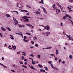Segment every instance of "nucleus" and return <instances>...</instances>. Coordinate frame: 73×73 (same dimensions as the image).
Returning a JSON list of instances; mask_svg holds the SVG:
<instances>
[{
	"label": "nucleus",
	"mask_w": 73,
	"mask_h": 73,
	"mask_svg": "<svg viewBox=\"0 0 73 73\" xmlns=\"http://www.w3.org/2000/svg\"><path fill=\"white\" fill-rule=\"evenodd\" d=\"M13 19L14 21H15V25H17L18 24V23H19V22H18V21H17V20L15 19V18L14 17H13Z\"/></svg>",
	"instance_id": "nucleus-1"
},
{
	"label": "nucleus",
	"mask_w": 73,
	"mask_h": 73,
	"mask_svg": "<svg viewBox=\"0 0 73 73\" xmlns=\"http://www.w3.org/2000/svg\"><path fill=\"white\" fill-rule=\"evenodd\" d=\"M44 29H46L47 31H49V30L50 29V27L48 25L44 27Z\"/></svg>",
	"instance_id": "nucleus-2"
},
{
	"label": "nucleus",
	"mask_w": 73,
	"mask_h": 73,
	"mask_svg": "<svg viewBox=\"0 0 73 73\" xmlns=\"http://www.w3.org/2000/svg\"><path fill=\"white\" fill-rule=\"evenodd\" d=\"M55 6H56L55 4H54L52 5V7L54 9H55L56 12V14H58V12H57V9L56 8V7H55Z\"/></svg>",
	"instance_id": "nucleus-3"
},
{
	"label": "nucleus",
	"mask_w": 73,
	"mask_h": 73,
	"mask_svg": "<svg viewBox=\"0 0 73 73\" xmlns=\"http://www.w3.org/2000/svg\"><path fill=\"white\" fill-rule=\"evenodd\" d=\"M50 66L52 67V68H53L54 69H56V70H57L59 71V70H58V68H57L56 67H54L53 66V64H51Z\"/></svg>",
	"instance_id": "nucleus-4"
},
{
	"label": "nucleus",
	"mask_w": 73,
	"mask_h": 73,
	"mask_svg": "<svg viewBox=\"0 0 73 73\" xmlns=\"http://www.w3.org/2000/svg\"><path fill=\"white\" fill-rule=\"evenodd\" d=\"M42 8L43 10V11L44 13H45L46 14V13H47V12H46V9H45V8L42 7Z\"/></svg>",
	"instance_id": "nucleus-5"
},
{
	"label": "nucleus",
	"mask_w": 73,
	"mask_h": 73,
	"mask_svg": "<svg viewBox=\"0 0 73 73\" xmlns=\"http://www.w3.org/2000/svg\"><path fill=\"white\" fill-rule=\"evenodd\" d=\"M26 25L27 26H28V27H30V28H31L32 27V25L29 24H26Z\"/></svg>",
	"instance_id": "nucleus-6"
},
{
	"label": "nucleus",
	"mask_w": 73,
	"mask_h": 73,
	"mask_svg": "<svg viewBox=\"0 0 73 73\" xmlns=\"http://www.w3.org/2000/svg\"><path fill=\"white\" fill-rule=\"evenodd\" d=\"M12 47L13 48V49L14 50H16V46L15 45L14 46H13V45H12Z\"/></svg>",
	"instance_id": "nucleus-7"
},
{
	"label": "nucleus",
	"mask_w": 73,
	"mask_h": 73,
	"mask_svg": "<svg viewBox=\"0 0 73 73\" xmlns=\"http://www.w3.org/2000/svg\"><path fill=\"white\" fill-rule=\"evenodd\" d=\"M31 69H33V70H37V69L34 68L33 67V66L31 65Z\"/></svg>",
	"instance_id": "nucleus-8"
},
{
	"label": "nucleus",
	"mask_w": 73,
	"mask_h": 73,
	"mask_svg": "<svg viewBox=\"0 0 73 73\" xmlns=\"http://www.w3.org/2000/svg\"><path fill=\"white\" fill-rule=\"evenodd\" d=\"M5 16L7 17H11V16H10V15H9L8 14H6Z\"/></svg>",
	"instance_id": "nucleus-9"
},
{
	"label": "nucleus",
	"mask_w": 73,
	"mask_h": 73,
	"mask_svg": "<svg viewBox=\"0 0 73 73\" xmlns=\"http://www.w3.org/2000/svg\"><path fill=\"white\" fill-rule=\"evenodd\" d=\"M23 41H25V42H28L29 40H26L25 39H24L23 40Z\"/></svg>",
	"instance_id": "nucleus-10"
},
{
	"label": "nucleus",
	"mask_w": 73,
	"mask_h": 73,
	"mask_svg": "<svg viewBox=\"0 0 73 73\" xmlns=\"http://www.w3.org/2000/svg\"><path fill=\"white\" fill-rule=\"evenodd\" d=\"M40 72H45V70L42 69H41L40 70Z\"/></svg>",
	"instance_id": "nucleus-11"
},
{
	"label": "nucleus",
	"mask_w": 73,
	"mask_h": 73,
	"mask_svg": "<svg viewBox=\"0 0 73 73\" xmlns=\"http://www.w3.org/2000/svg\"><path fill=\"white\" fill-rule=\"evenodd\" d=\"M50 33L49 32H48L46 33V35L47 36H48L49 35H50Z\"/></svg>",
	"instance_id": "nucleus-12"
},
{
	"label": "nucleus",
	"mask_w": 73,
	"mask_h": 73,
	"mask_svg": "<svg viewBox=\"0 0 73 73\" xmlns=\"http://www.w3.org/2000/svg\"><path fill=\"white\" fill-rule=\"evenodd\" d=\"M38 66L39 68H43V66L42 65H40V64H38Z\"/></svg>",
	"instance_id": "nucleus-13"
},
{
	"label": "nucleus",
	"mask_w": 73,
	"mask_h": 73,
	"mask_svg": "<svg viewBox=\"0 0 73 73\" xmlns=\"http://www.w3.org/2000/svg\"><path fill=\"white\" fill-rule=\"evenodd\" d=\"M1 29L2 30V31H6V30L3 27H1Z\"/></svg>",
	"instance_id": "nucleus-14"
},
{
	"label": "nucleus",
	"mask_w": 73,
	"mask_h": 73,
	"mask_svg": "<svg viewBox=\"0 0 73 73\" xmlns=\"http://www.w3.org/2000/svg\"><path fill=\"white\" fill-rule=\"evenodd\" d=\"M56 54L57 55L58 54V51L57 50H56Z\"/></svg>",
	"instance_id": "nucleus-15"
},
{
	"label": "nucleus",
	"mask_w": 73,
	"mask_h": 73,
	"mask_svg": "<svg viewBox=\"0 0 73 73\" xmlns=\"http://www.w3.org/2000/svg\"><path fill=\"white\" fill-rule=\"evenodd\" d=\"M19 62L20 63V64H23V61L22 60L20 61Z\"/></svg>",
	"instance_id": "nucleus-16"
},
{
	"label": "nucleus",
	"mask_w": 73,
	"mask_h": 73,
	"mask_svg": "<svg viewBox=\"0 0 73 73\" xmlns=\"http://www.w3.org/2000/svg\"><path fill=\"white\" fill-rule=\"evenodd\" d=\"M22 18L23 19L25 20V19L27 18V16H23L22 17Z\"/></svg>",
	"instance_id": "nucleus-17"
},
{
	"label": "nucleus",
	"mask_w": 73,
	"mask_h": 73,
	"mask_svg": "<svg viewBox=\"0 0 73 73\" xmlns=\"http://www.w3.org/2000/svg\"><path fill=\"white\" fill-rule=\"evenodd\" d=\"M66 19V16H64L63 17L62 19L63 20H65Z\"/></svg>",
	"instance_id": "nucleus-18"
},
{
	"label": "nucleus",
	"mask_w": 73,
	"mask_h": 73,
	"mask_svg": "<svg viewBox=\"0 0 73 73\" xmlns=\"http://www.w3.org/2000/svg\"><path fill=\"white\" fill-rule=\"evenodd\" d=\"M33 39L34 40H37V38L36 37V36H34V37L33 38Z\"/></svg>",
	"instance_id": "nucleus-19"
},
{
	"label": "nucleus",
	"mask_w": 73,
	"mask_h": 73,
	"mask_svg": "<svg viewBox=\"0 0 73 73\" xmlns=\"http://www.w3.org/2000/svg\"><path fill=\"white\" fill-rule=\"evenodd\" d=\"M48 63L49 64H52V62H51V61H49L48 62Z\"/></svg>",
	"instance_id": "nucleus-20"
},
{
	"label": "nucleus",
	"mask_w": 73,
	"mask_h": 73,
	"mask_svg": "<svg viewBox=\"0 0 73 73\" xmlns=\"http://www.w3.org/2000/svg\"><path fill=\"white\" fill-rule=\"evenodd\" d=\"M26 21H27V22H29V19L26 18L25 19Z\"/></svg>",
	"instance_id": "nucleus-21"
},
{
	"label": "nucleus",
	"mask_w": 73,
	"mask_h": 73,
	"mask_svg": "<svg viewBox=\"0 0 73 73\" xmlns=\"http://www.w3.org/2000/svg\"><path fill=\"white\" fill-rule=\"evenodd\" d=\"M26 35H29V36H31V34L29 33H25Z\"/></svg>",
	"instance_id": "nucleus-22"
},
{
	"label": "nucleus",
	"mask_w": 73,
	"mask_h": 73,
	"mask_svg": "<svg viewBox=\"0 0 73 73\" xmlns=\"http://www.w3.org/2000/svg\"><path fill=\"white\" fill-rule=\"evenodd\" d=\"M8 48H9L10 49H12V47H11V45H9L8 47Z\"/></svg>",
	"instance_id": "nucleus-23"
},
{
	"label": "nucleus",
	"mask_w": 73,
	"mask_h": 73,
	"mask_svg": "<svg viewBox=\"0 0 73 73\" xmlns=\"http://www.w3.org/2000/svg\"><path fill=\"white\" fill-rule=\"evenodd\" d=\"M22 67H23V68H27V66L23 65H22Z\"/></svg>",
	"instance_id": "nucleus-24"
},
{
	"label": "nucleus",
	"mask_w": 73,
	"mask_h": 73,
	"mask_svg": "<svg viewBox=\"0 0 73 73\" xmlns=\"http://www.w3.org/2000/svg\"><path fill=\"white\" fill-rule=\"evenodd\" d=\"M36 14H37V15H36V16H38V14H40V12L38 11H37L36 13Z\"/></svg>",
	"instance_id": "nucleus-25"
},
{
	"label": "nucleus",
	"mask_w": 73,
	"mask_h": 73,
	"mask_svg": "<svg viewBox=\"0 0 73 73\" xmlns=\"http://www.w3.org/2000/svg\"><path fill=\"white\" fill-rule=\"evenodd\" d=\"M10 38L11 39H12V40H14V38H13V36H12Z\"/></svg>",
	"instance_id": "nucleus-26"
},
{
	"label": "nucleus",
	"mask_w": 73,
	"mask_h": 73,
	"mask_svg": "<svg viewBox=\"0 0 73 73\" xmlns=\"http://www.w3.org/2000/svg\"><path fill=\"white\" fill-rule=\"evenodd\" d=\"M59 7H60L62 10V9H63V7H62V6H61V5H60Z\"/></svg>",
	"instance_id": "nucleus-27"
},
{
	"label": "nucleus",
	"mask_w": 73,
	"mask_h": 73,
	"mask_svg": "<svg viewBox=\"0 0 73 73\" xmlns=\"http://www.w3.org/2000/svg\"><path fill=\"white\" fill-rule=\"evenodd\" d=\"M44 68L45 69V70H46L47 71L48 70V68L46 67H44Z\"/></svg>",
	"instance_id": "nucleus-28"
},
{
	"label": "nucleus",
	"mask_w": 73,
	"mask_h": 73,
	"mask_svg": "<svg viewBox=\"0 0 73 73\" xmlns=\"http://www.w3.org/2000/svg\"><path fill=\"white\" fill-rule=\"evenodd\" d=\"M69 58L70 59H72V56L71 55H70L69 56Z\"/></svg>",
	"instance_id": "nucleus-29"
},
{
	"label": "nucleus",
	"mask_w": 73,
	"mask_h": 73,
	"mask_svg": "<svg viewBox=\"0 0 73 73\" xmlns=\"http://www.w3.org/2000/svg\"><path fill=\"white\" fill-rule=\"evenodd\" d=\"M30 56L32 57H33V58L34 57V55L33 54H30Z\"/></svg>",
	"instance_id": "nucleus-30"
},
{
	"label": "nucleus",
	"mask_w": 73,
	"mask_h": 73,
	"mask_svg": "<svg viewBox=\"0 0 73 73\" xmlns=\"http://www.w3.org/2000/svg\"><path fill=\"white\" fill-rule=\"evenodd\" d=\"M7 29H8V30H9V31H11V29H10L9 28L7 27Z\"/></svg>",
	"instance_id": "nucleus-31"
},
{
	"label": "nucleus",
	"mask_w": 73,
	"mask_h": 73,
	"mask_svg": "<svg viewBox=\"0 0 73 73\" xmlns=\"http://www.w3.org/2000/svg\"><path fill=\"white\" fill-rule=\"evenodd\" d=\"M56 4L59 7L60 6V5L59 4V3H58V2H57L56 3Z\"/></svg>",
	"instance_id": "nucleus-32"
},
{
	"label": "nucleus",
	"mask_w": 73,
	"mask_h": 73,
	"mask_svg": "<svg viewBox=\"0 0 73 73\" xmlns=\"http://www.w3.org/2000/svg\"><path fill=\"white\" fill-rule=\"evenodd\" d=\"M14 12L17 13V15H19V12L17 11H14Z\"/></svg>",
	"instance_id": "nucleus-33"
},
{
	"label": "nucleus",
	"mask_w": 73,
	"mask_h": 73,
	"mask_svg": "<svg viewBox=\"0 0 73 73\" xmlns=\"http://www.w3.org/2000/svg\"><path fill=\"white\" fill-rule=\"evenodd\" d=\"M66 17H69V15L68 14H66Z\"/></svg>",
	"instance_id": "nucleus-34"
},
{
	"label": "nucleus",
	"mask_w": 73,
	"mask_h": 73,
	"mask_svg": "<svg viewBox=\"0 0 73 73\" xmlns=\"http://www.w3.org/2000/svg\"><path fill=\"white\" fill-rule=\"evenodd\" d=\"M0 65H1L2 66H3V67H4V66L5 65H4V64H2L1 63H0Z\"/></svg>",
	"instance_id": "nucleus-35"
},
{
	"label": "nucleus",
	"mask_w": 73,
	"mask_h": 73,
	"mask_svg": "<svg viewBox=\"0 0 73 73\" xmlns=\"http://www.w3.org/2000/svg\"><path fill=\"white\" fill-rule=\"evenodd\" d=\"M0 65H1L2 66H3V67H4V66L5 65H4V64H2L1 63H0Z\"/></svg>",
	"instance_id": "nucleus-36"
},
{
	"label": "nucleus",
	"mask_w": 73,
	"mask_h": 73,
	"mask_svg": "<svg viewBox=\"0 0 73 73\" xmlns=\"http://www.w3.org/2000/svg\"><path fill=\"white\" fill-rule=\"evenodd\" d=\"M24 39H27V37L26 36H24L23 37Z\"/></svg>",
	"instance_id": "nucleus-37"
},
{
	"label": "nucleus",
	"mask_w": 73,
	"mask_h": 73,
	"mask_svg": "<svg viewBox=\"0 0 73 73\" xmlns=\"http://www.w3.org/2000/svg\"><path fill=\"white\" fill-rule=\"evenodd\" d=\"M11 71L12 72H14V73H15V72H16L15 71L13 70H11Z\"/></svg>",
	"instance_id": "nucleus-38"
},
{
	"label": "nucleus",
	"mask_w": 73,
	"mask_h": 73,
	"mask_svg": "<svg viewBox=\"0 0 73 73\" xmlns=\"http://www.w3.org/2000/svg\"><path fill=\"white\" fill-rule=\"evenodd\" d=\"M50 56H52V57H53V56H54V54H50Z\"/></svg>",
	"instance_id": "nucleus-39"
},
{
	"label": "nucleus",
	"mask_w": 73,
	"mask_h": 73,
	"mask_svg": "<svg viewBox=\"0 0 73 73\" xmlns=\"http://www.w3.org/2000/svg\"><path fill=\"white\" fill-rule=\"evenodd\" d=\"M26 6L28 7V8H31V7H30L28 5H27Z\"/></svg>",
	"instance_id": "nucleus-40"
},
{
	"label": "nucleus",
	"mask_w": 73,
	"mask_h": 73,
	"mask_svg": "<svg viewBox=\"0 0 73 73\" xmlns=\"http://www.w3.org/2000/svg\"><path fill=\"white\" fill-rule=\"evenodd\" d=\"M32 64H33V65H35V62L34 61L32 62Z\"/></svg>",
	"instance_id": "nucleus-41"
},
{
	"label": "nucleus",
	"mask_w": 73,
	"mask_h": 73,
	"mask_svg": "<svg viewBox=\"0 0 73 73\" xmlns=\"http://www.w3.org/2000/svg\"><path fill=\"white\" fill-rule=\"evenodd\" d=\"M28 18L31 19V18L30 17H27L26 16V19H28Z\"/></svg>",
	"instance_id": "nucleus-42"
},
{
	"label": "nucleus",
	"mask_w": 73,
	"mask_h": 73,
	"mask_svg": "<svg viewBox=\"0 0 73 73\" xmlns=\"http://www.w3.org/2000/svg\"><path fill=\"white\" fill-rule=\"evenodd\" d=\"M35 46L36 47H38V45L37 44H35Z\"/></svg>",
	"instance_id": "nucleus-43"
},
{
	"label": "nucleus",
	"mask_w": 73,
	"mask_h": 73,
	"mask_svg": "<svg viewBox=\"0 0 73 73\" xmlns=\"http://www.w3.org/2000/svg\"><path fill=\"white\" fill-rule=\"evenodd\" d=\"M38 57L39 58H40V55H38Z\"/></svg>",
	"instance_id": "nucleus-44"
},
{
	"label": "nucleus",
	"mask_w": 73,
	"mask_h": 73,
	"mask_svg": "<svg viewBox=\"0 0 73 73\" xmlns=\"http://www.w3.org/2000/svg\"><path fill=\"white\" fill-rule=\"evenodd\" d=\"M55 60H56V61H57V60H58V58L57 57H55Z\"/></svg>",
	"instance_id": "nucleus-45"
},
{
	"label": "nucleus",
	"mask_w": 73,
	"mask_h": 73,
	"mask_svg": "<svg viewBox=\"0 0 73 73\" xmlns=\"http://www.w3.org/2000/svg\"><path fill=\"white\" fill-rule=\"evenodd\" d=\"M66 35V36H67V37L68 38H69L70 36V35H69L68 36V35Z\"/></svg>",
	"instance_id": "nucleus-46"
},
{
	"label": "nucleus",
	"mask_w": 73,
	"mask_h": 73,
	"mask_svg": "<svg viewBox=\"0 0 73 73\" xmlns=\"http://www.w3.org/2000/svg\"><path fill=\"white\" fill-rule=\"evenodd\" d=\"M38 19H40V20H44V18H38Z\"/></svg>",
	"instance_id": "nucleus-47"
},
{
	"label": "nucleus",
	"mask_w": 73,
	"mask_h": 73,
	"mask_svg": "<svg viewBox=\"0 0 73 73\" xmlns=\"http://www.w3.org/2000/svg\"><path fill=\"white\" fill-rule=\"evenodd\" d=\"M19 28H21L22 27V25H20V26H19Z\"/></svg>",
	"instance_id": "nucleus-48"
},
{
	"label": "nucleus",
	"mask_w": 73,
	"mask_h": 73,
	"mask_svg": "<svg viewBox=\"0 0 73 73\" xmlns=\"http://www.w3.org/2000/svg\"><path fill=\"white\" fill-rule=\"evenodd\" d=\"M61 62H62V61L61 59H59V62L60 63Z\"/></svg>",
	"instance_id": "nucleus-49"
},
{
	"label": "nucleus",
	"mask_w": 73,
	"mask_h": 73,
	"mask_svg": "<svg viewBox=\"0 0 73 73\" xmlns=\"http://www.w3.org/2000/svg\"><path fill=\"white\" fill-rule=\"evenodd\" d=\"M31 43L32 44H35V42L33 41H31Z\"/></svg>",
	"instance_id": "nucleus-50"
},
{
	"label": "nucleus",
	"mask_w": 73,
	"mask_h": 73,
	"mask_svg": "<svg viewBox=\"0 0 73 73\" xmlns=\"http://www.w3.org/2000/svg\"><path fill=\"white\" fill-rule=\"evenodd\" d=\"M24 56H22V60H24Z\"/></svg>",
	"instance_id": "nucleus-51"
},
{
	"label": "nucleus",
	"mask_w": 73,
	"mask_h": 73,
	"mask_svg": "<svg viewBox=\"0 0 73 73\" xmlns=\"http://www.w3.org/2000/svg\"><path fill=\"white\" fill-rule=\"evenodd\" d=\"M20 53H21V51L18 52H17V54H20Z\"/></svg>",
	"instance_id": "nucleus-52"
},
{
	"label": "nucleus",
	"mask_w": 73,
	"mask_h": 73,
	"mask_svg": "<svg viewBox=\"0 0 73 73\" xmlns=\"http://www.w3.org/2000/svg\"><path fill=\"white\" fill-rule=\"evenodd\" d=\"M63 33L64 35H66V33H65V32L64 31H63Z\"/></svg>",
	"instance_id": "nucleus-53"
},
{
	"label": "nucleus",
	"mask_w": 73,
	"mask_h": 73,
	"mask_svg": "<svg viewBox=\"0 0 73 73\" xmlns=\"http://www.w3.org/2000/svg\"><path fill=\"white\" fill-rule=\"evenodd\" d=\"M0 36H1V37H3V35H2V34H1V33H0Z\"/></svg>",
	"instance_id": "nucleus-54"
},
{
	"label": "nucleus",
	"mask_w": 73,
	"mask_h": 73,
	"mask_svg": "<svg viewBox=\"0 0 73 73\" xmlns=\"http://www.w3.org/2000/svg\"><path fill=\"white\" fill-rule=\"evenodd\" d=\"M24 61H25V62H27V59H25L24 60Z\"/></svg>",
	"instance_id": "nucleus-55"
},
{
	"label": "nucleus",
	"mask_w": 73,
	"mask_h": 73,
	"mask_svg": "<svg viewBox=\"0 0 73 73\" xmlns=\"http://www.w3.org/2000/svg\"><path fill=\"white\" fill-rule=\"evenodd\" d=\"M51 48H52V47H48V49H50Z\"/></svg>",
	"instance_id": "nucleus-56"
},
{
	"label": "nucleus",
	"mask_w": 73,
	"mask_h": 73,
	"mask_svg": "<svg viewBox=\"0 0 73 73\" xmlns=\"http://www.w3.org/2000/svg\"><path fill=\"white\" fill-rule=\"evenodd\" d=\"M17 7H19V8H20V7H19V4L17 3Z\"/></svg>",
	"instance_id": "nucleus-57"
},
{
	"label": "nucleus",
	"mask_w": 73,
	"mask_h": 73,
	"mask_svg": "<svg viewBox=\"0 0 73 73\" xmlns=\"http://www.w3.org/2000/svg\"><path fill=\"white\" fill-rule=\"evenodd\" d=\"M68 17H69V19H72V17H71V16H70L69 15Z\"/></svg>",
	"instance_id": "nucleus-58"
},
{
	"label": "nucleus",
	"mask_w": 73,
	"mask_h": 73,
	"mask_svg": "<svg viewBox=\"0 0 73 73\" xmlns=\"http://www.w3.org/2000/svg\"><path fill=\"white\" fill-rule=\"evenodd\" d=\"M57 11H58V13H59V12H60V10H59L58 9H57Z\"/></svg>",
	"instance_id": "nucleus-59"
},
{
	"label": "nucleus",
	"mask_w": 73,
	"mask_h": 73,
	"mask_svg": "<svg viewBox=\"0 0 73 73\" xmlns=\"http://www.w3.org/2000/svg\"><path fill=\"white\" fill-rule=\"evenodd\" d=\"M24 12H28V11H27V10H25Z\"/></svg>",
	"instance_id": "nucleus-60"
},
{
	"label": "nucleus",
	"mask_w": 73,
	"mask_h": 73,
	"mask_svg": "<svg viewBox=\"0 0 73 73\" xmlns=\"http://www.w3.org/2000/svg\"><path fill=\"white\" fill-rule=\"evenodd\" d=\"M24 11H25V10H21V12H24Z\"/></svg>",
	"instance_id": "nucleus-61"
},
{
	"label": "nucleus",
	"mask_w": 73,
	"mask_h": 73,
	"mask_svg": "<svg viewBox=\"0 0 73 73\" xmlns=\"http://www.w3.org/2000/svg\"><path fill=\"white\" fill-rule=\"evenodd\" d=\"M22 55H23V56H26V54H25V53H24V54H22Z\"/></svg>",
	"instance_id": "nucleus-62"
},
{
	"label": "nucleus",
	"mask_w": 73,
	"mask_h": 73,
	"mask_svg": "<svg viewBox=\"0 0 73 73\" xmlns=\"http://www.w3.org/2000/svg\"><path fill=\"white\" fill-rule=\"evenodd\" d=\"M23 21L24 22H25V23H26V20H25H25H23Z\"/></svg>",
	"instance_id": "nucleus-63"
},
{
	"label": "nucleus",
	"mask_w": 73,
	"mask_h": 73,
	"mask_svg": "<svg viewBox=\"0 0 73 73\" xmlns=\"http://www.w3.org/2000/svg\"><path fill=\"white\" fill-rule=\"evenodd\" d=\"M62 62L63 64H65V62L64 61Z\"/></svg>",
	"instance_id": "nucleus-64"
}]
</instances>
